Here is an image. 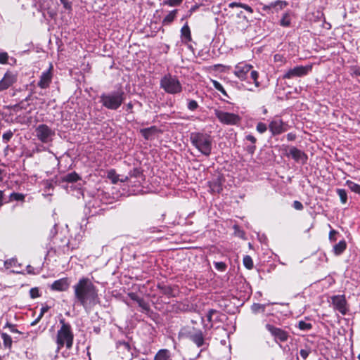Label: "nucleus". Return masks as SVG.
<instances>
[{
  "mask_svg": "<svg viewBox=\"0 0 360 360\" xmlns=\"http://www.w3.org/2000/svg\"><path fill=\"white\" fill-rule=\"evenodd\" d=\"M250 78L253 80L256 87H259L260 86V82L258 81L259 73L257 71L252 70L250 72Z\"/></svg>",
  "mask_w": 360,
  "mask_h": 360,
  "instance_id": "nucleus-40",
  "label": "nucleus"
},
{
  "mask_svg": "<svg viewBox=\"0 0 360 360\" xmlns=\"http://www.w3.org/2000/svg\"><path fill=\"white\" fill-rule=\"evenodd\" d=\"M27 272L29 274H34V268L31 265H27L26 266Z\"/></svg>",
  "mask_w": 360,
  "mask_h": 360,
  "instance_id": "nucleus-63",
  "label": "nucleus"
},
{
  "mask_svg": "<svg viewBox=\"0 0 360 360\" xmlns=\"http://www.w3.org/2000/svg\"><path fill=\"white\" fill-rule=\"evenodd\" d=\"M296 139V135L292 133H289L287 134V139L289 141H294Z\"/></svg>",
  "mask_w": 360,
  "mask_h": 360,
  "instance_id": "nucleus-62",
  "label": "nucleus"
},
{
  "mask_svg": "<svg viewBox=\"0 0 360 360\" xmlns=\"http://www.w3.org/2000/svg\"><path fill=\"white\" fill-rule=\"evenodd\" d=\"M255 150H256V146L255 144L248 146L246 148V150L250 154H253L255 153Z\"/></svg>",
  "mask_w": 360,
  "mask_h": 360,
  "instance_id": "nucleus-58",
  "label": "nucleus"
},
{
  "mask_svg": "<svg viewBox=\"0 0 360 360\" xmlns=\"http://www.w3.org/2000/svg\"><path fill=\"white\" fill-rule=\"evenodd\" d=\"M132 109H133V104H132V103L131 102L128 103L126 105V111L129 112V113H131V112H133Z\"/></svg>",
  "mask_w": 360,
  "mask_h": 360,
  "instance_id": "nucleus-61",
  "label": "nucleus"
},
{
  "mask_svg": "<svg viewBox=\"0 0 360 360\" xmlns=\"http://www.w3.org/2000/svg\"><path fill=\"white\" fill-rule=\"evenodd\" d=\"M61 4L63 5V7L66 10H71L72 8V3L69 1V0H60Z\"/></svg>",
  "mask_w": 360,
  "mask_h": 360,
  "instance_id": "nucleus-54",
  "label": "nucleus"
},
{
  "mask_svg": "<svg viewBox=\"0 0 360 360\" xmlns=\"http://www.w3.org/2000/svg\"><path fill=\"white\" fill-rule=\"evenodd\" d=\"M252 69V65L246 63H238L235 66L234 75L240 80L247 79L248 73Z\"/></svg>",
  "mask_w": 360,
  "mask_h": 360,
  "instance_id": "nucleus-12",
  "label": "nucleus"
},
{
  "mask_svg": "<svg viewBox=\"0 0 360 360\" xmlns=\"http://www.w3.org/2000/svg\"><path fill=\"white\" fill-rule=\"evenodd\" d=\"M211 188L213 191H217L218 193H219L222 189L220 184H219L218 181L212 182V186H211Z\"/></svg>",
  "mask_w": 360,
  "mask_h": 360,
  "instance_id": "nucleus-52",
  "label": "nucleus"
},
{
  "mask_svg": "<svg viewBox=\"0 0 360 360\" xmlns=\"http://www.w3.org/2000/svg\"><path fill=\"white\" fill-rule=\"evenodd\" d=\"M310 352H311V349L309 348H306V349H302L300 352V356L304 359H306L308 357Z\"/></svg>",
  "mask_w": 360,
  "mask_h": 360,
  "instance_id": "nucleus-51",
  "label": "nucleus"
},
{
  "mask_svg": "<svg viewBox=\"0 0 360 360\" xmlns=\"http://www.w3.org/2000/svg\"><path fill=\"white\" fill-rule=\"evenodd\" d=\"M117 347L123 346L124 347V349H126L127 351H129V349H130L129 344L125 341H119V342H117Z\"/></svg>",
  "mask_w": 360,
  "mask_h": 360,
  "instance_id": "nucleus-56",
  "label": "nucleus"
},
{
  "mask_svg": "<svg viewBox=\"0 0 360 360\" xmlns=\"http://www.w3.org/2000/svg\"><path fill=\"white\" fill-rule=\"evenodd\" d=\"M214 115L219 122L226 125H236L240 121L238 115L215 109Z\"/></svg>",
  "mask_w": 360,
  "mask_h": 360,
  "instance_id": "nucleus-6",
  "label": "nucleus"
},
{
  "mask_svg": "<svg viewBox=\"0 0 360 360\" xmlns=\"http://www.w3.org/2000/svg\"><path fill=\"white\" fill-rule=\"evenodd\" d=\"M178 12V10L175 9L170 11L163 19L162 24L163 25H169L176 18V15Z\"/></svg>",
  "mask_w": 360,
  "mask_h": 360,
  "instance_id": "nucleus-25",
  "label": "nucleus"
},
{
  "mask_svg": "<svg viewBox=\"0 0 360 360\" xmlns=\"http://www.w3.org/2000/svg\"><path fill=\"white\" fill-rule=\"evenodd\" d=\"M49 309H50V307L48 305L42 307L40 310V314H39L38 317L34 321L32 322L31 326H35L36 324H37L39 323V321L43 317L44 314L46 312H47Z\"/></svg>",
  "mask_w": 360,
  "mask_h": 360,
  "instance_id": "nucleus-31",
  "label": "nucleus"
},
{
  "mask_svg": "<svg viewBox=\"0 0 360 360\" xmlns=\"http://www.w3.org/2000/svg\"><path fill=\"white\" fill-rule=\"evenodd\" d=\"M126 94L122 89L103 93L100 96V102L105 108L111 110H117L124 103Z\"/></svg>",
  "mask_w": 360,
  "mask_h": 360,
  "instance_id": "nucleus-4",
  "label": "nucleus"
},
{
  "mask_svg": "<svg viewBox=\"0 0 360 360\" xmlns=\"http://www.w3.org/2000/svg\"><path fill=\"white\" fill-rule=\"evenodd\" d=\"M31 96H28L25 100L22 101L16 107H20V108L26 109L27 106L30 104H25V102H27L30 100Z\"/></svg>",
  "mask_w": 360,
  "mask_h": 360,
  "instance_id": "nucleus-53",
  "label": "nucleus"
},
{
  "mask_svg": "<svg viewBox=\"0 0 360 360\" xmlns=\"http://www.w3.org/2000/svg\"><path fill=\"white\" fill-rule=\"evenodd\" d=\"M265 308H266L265 304L255 303L252 305L251 310L254 314H257L259 312H264Z\"/></svg>",
  "mask_w": 360,
  "mask_h": 360,
  "instance_id": "nucleus-33",
  "label": "nucleus"
},
{
  "mask_svg": "<svg viewBox=\"0 0 360 360\" xmlns=\"http://www.w3.org/2000/svg\"><path fill=\"white\" fill-rule=\"evenodd\" d=\"M52 66L50 67L49 70L42 72L40 79L38 82V86L41 89H46L49 87L50 83L52 79V73H51Z\"/></svg>",
  "mask_w": 360,
  "mask_h": 360,
  "instance_id": "nucleus-17",
  "label": "nucleus"
},
{
  "mask_svg": "<svg viewBox=\"0 0 360 360\" xmlns=\"http://www.w3.org/2000/svg\"><path fill=\"white\" fill-rule=\"evenodd\" d=\"M353 73L356 76H360V69L358 68H354Z\"/></svg>",
  "mask_w": 360,
  "mask_h": 360,
  "instance_id": "nucleus-64",
  "label": "nucleus"
},
{
  "mask_svg": "<svg viewBox=\"0 0 360 360\" xmlns=\"http://www.w3.org/2000/svg\"><path fill=\"white\" fill-rule=\"evenodd\" d=\"M212 83L213 84V86L217 90L220 91L222 94H224L226 97H229V96H228L226 91H225L224 88L223 87V86L218 81H217V80H212Z\"/></svg>",
  "mask_w": 360,
  "mask_h": 360,
  "instance_id": "nucleus-36",
  "label": "nucleus"
},
{
  "mask_svg": "<svg viewBox=\"0 0 360 360\" xmlns=\"http://www.w3.org/2000/svg\"><path fill=\"white\" fill-rule=\"evenodd\" d=\"M72 288L74 304L82 306L85 311H89L99 302L98 290L89 278H81Z\"/></svg>",
  "mask_w": 360,
  "mask_h": 360,
  "instance_id": "nucleus-1",
  "label": "nucleus"
},
{
  "mask_svg": "<svg viewBox=\"0 0 360 360\" xmlns=\"http://www.w3.org/2000/svg\"><path fill=\"white\" fill-rule=\"evenodd\" d=\"M8 56L6 52L0 53V63L6 64L8 63Z\"/></svg>",
  "mask_w": 360,
  "mask_h": 360,
  "instance_id": "nucleus-50",
  "label": "nucleus"
},
{
  "mask_svg": "<svg viewBox=\"0 0 360 360\" xmlns=\"http://www.w3.org/2000/svg\"><path fill=\"white\" fill-rule=\"evenodd\" d=\"M298 327L302 330H309L312 328V325L310 323L300 321L298 323Z\"/></svg>",
  "mask_w": 360,
  "mask_h": 360,
  "instance_id": "nucleus-41",
  "label": "nucleus"
},
{
  "mask_svg": "<svg viewBox=\"0 0 360 360\" xmlns=\"http://www.w3.org/2000/svg\"><path fill=\"white\" fill-rule=\"evenodd\" d=\"M30 297L32 299L39 297L40 296L39 289L37 288H32L30 290Z\"/></svg>",
  "mask_w": 360,
  "mask_h": 360,
  "instance_id": "nucleus-48",
  "label": "nucleus"
},
{
  "mask_svg": "<svg viewBox=\"0 0 360 360\" xmlns=\"http://www.w3.org/2000/svg\"><path fill=\"white\" fill-rule=\"evenodd\" d=\"M338 233V232L335 230H331L329 233V240L332 242L336 240V238L335 236Z\"/></svg>",
  "mask_w": 360,
  "mask_h": 360,
  "instance_id": "nucleus-57",
  "label": "nucleus"
},
{
  "mask_svg": "<svg viewBox=\"0 0 360 360\" xmlns=\"http://www.w3.org/2000/svg\"><path fill=\"white\" fill-rule=\"evenodd\" d=\"M312 69L311 65H297L292 69H289L283 76V79H292L293 77H300L307 75Z\"/></svg>",
  "mask_w": 360,
  "mask_h": 360,
  "instance_id": "nucleus-8",
  "label": "nucleus"
},
{
  "mask_svg": "<svg viewBox=\"0 0 360 360\" xmlns=\"http://www.w3.org/2000/svg\"><path fill=\"white\" fill-rule=\"evenodd\" d=\"M336 193L340 197V201L342 204H345L347 202V193L345 189L338 188Z\"/></svg>",
  "mask_w": 360,
  "mask_h": 360,
  "instance_id": "nucleus-32",
  "label": "nucleus"
},
{
  "mask_svg": "<svg viewBox=\"0 0 360 360\" xmlns=\"http://www.w3.org/2000/svg\"><path fill=\"white\" fill-rule=\"evenodd\" d=\"M13 133L12 131L9 130L6 132H5L3 136H2V139H3V141L5 142V143H7L8 142L11 138L13 137Z\"/></svg>",
  "mask_w": 360,
  "mask_h": 360,
  "instance_id": "nucleus-46",
  "label": "nucleus"
},
{
  "mask_svg": "<svg viewBox=\"0 0 360 360\" xmlns=\"http://www.w3.org/2000/svg\"><path fill=\"white\" fill-rule=\"evenodd\" d=\"M181 37L184 39L186 42L191 41V30L187 24L184 25L181 30Z\"/></svg>",
  "mask_w": 360,
  "mask_h": 360,
  "instance_id": "nucleus-24",
  "label": "nucleus"
},
{
  "mask_svg": "<svg viewBox=\"0 0 360 360\" xmlns=\"http://www.w3.org/2000/svg\"><path fill=\"white\" fill-rule=\"evenodd\" d=\"M188 338L194 342L198 347L202 346L205 342L204 335L201 330L193 328L188 333Z\"/></svg>",
  "mask_w": 360,
  "mask_h": 360,
  "instance_id": "nucleus-14",
  "label": "nucleus"
},
{
  "mask_svg": "<svg viewBox=\"0 0 360 360\" xmlns=\"http://www.w3.org/2000/svg\"><path fill=\"white\" fill-rule=\"evenodd\" d=\"M183 2V0H165L162 3L164 6H178L181 5V4Z\"/></svg>",
  "mask_w": 360,
  "mask_h": 360,
  "instance_id": "nucleus-39",
  "label": "nucleus"
},
{
  "mask_svg": "<svg viewBox=\"0 0 360 360\" xmlns=\"http://www.w3.org/2000/svg\"><path fill=\"white\" fill-rule=\"evenodd\" d=\"M245 139H246L247 141H250L252 144H255V143H256V141H257V139H256L254 136H252V135H251V134H248V135H247V136H245Z\"/></svg>",
  "mask_w": 360,
  "mask_h": 360,
  "instance_id": "nucleus-59",
  "label": "nucleus"
},
{
  "mask_svg": "<svg viewBox=\"0 0 360 360\" xmlns=\"http://www.w3.org/2000/svg\"><path fill=\"white\" fill-rule=\"evenodd\" d=\"M330 298L334 309L338 311L342 315H345L349 310L345 295H337L332 296Z\"/></svg>",
  "mask_w": 360,
  "mask_h": 360,
  "instance_id": "nucleus-10",
  "label": "nucleus"
},
{
  "mask_svg": "<svg viewBox=\"0 0 360 360\" xmlns=\"http://www.w3.org/2000/svg\"><path fill=\"white\" fill-rule=\"evenodd\" d=\"M345 184L352 191L360 195V185L350 180H347Z\"/></svg>",
  "mask_w": 360,
  "mask_h": 360,
  "instance_id": "nucleus-29",
  "label": "nucleus"
},
{
  "mask_svg": "<svg viewBox=\"0 0 360 360\" xmlns=\"http://www.w3.org/2000/svg\"><path fill=\"white\" fill-rule=\"evenodd\" d=\"M36 136L42 143H48L51 141L55 132L46 124H39L35 129Z\"/></svg>",
  "mask_w": 360,
  "mask_h": 360,
  "instance_id": "nucleus-9",
  "label": "nucleus"
},
{
  "mask_svg": "<svg viewBox=\"0 0 360 360\" xmlns=\"http://www.w3.org/2000/svg\"><path fill=\"white\" fill-rule=\"evenodd\" d=\"M159 131V129L155 126H152L148 128L141 129L140 130L141 134L145 139L149 140L153 134H155Z\"/></svg>",
  "mask_w": 360,
  "mask_h": 360,
  "instance_id": "nucleus-19",
  "label": "nucleus"
},
{
  "mask_svg": "<svg viewBox=\"0 0 360 360\" xmlns=\"http://www.w3.org/2000/svg\"><path fill=\"white\" fill-rule=\"evenodd\" d=\"M199 7L200 6L198 4H195L194 6H193L188 11V15H191V14L195 11H197L199 8Z\"/></svg>",
  "mask_w": 360,
  "mask_h": 360,
  "instance_id": "nucleus-60",
  "label": "nucleus"
},
{
  "mask_svg": "<svg viewBox=\"0 0 360 360\" xmlns=\"http://www.w3.org/2000/svg\"><path fill=\"white\" fill-rule=\"evenodd\" d=\"M17 266H20V264L18 263V261L15 259L12 258L4 262V266L7 269L11 267H16Z\"/></svg>",
  "mask_w": 360,
  "mask_h": 360,
  "instance_id": "nucleus-35",
  "label": "nucleus"
},
{
  "mask_svg": "<svg viewBox=\"0 0 360 360\" xmlns=\"http://www.w3.org/2000/svg\"><path fill=\"white\" fill-rule=\"evenodd\" d=\"M17 81V76L12 72L7 71L0 80V92L8 89Z\"/></svg>",
  "mask_w": 360,
  "mask_h": 360,
  "instance_id": "nucleus-11",
  "label": "nucleus"
},
{
  "mask_svg": "<svg viewBox=\"0 0 360 360\" xmlns=\"http://www.w3.org/2000/svg\"><path fill=\"white\" fill-rule=\"evenodd\" d=\"M154 360H172L169 351L166 349L159 350L155 354Z\"/></svg>",
  "mask_w": 360,
  "mask_h": 360,
  "instance_id": "nucleus-21",
  "label": "nucleus"
},
{
  "mask_svg": "<svg viewBox=\"0 0 360 360\" xmlns=\"http://www.w3.org/2000/svg\"><path fill=\"white\" fill-rule=\"evenodd\" d=\"M293 207L297 210H302L304 208L302 202L298 200H295L293 202Z\"/></svg>",
  "mask_w": 360,
  "mask_h": 360,
  "instance_id": "nucleus-55",
  "label": "nucleus"
},
{
  "mask_svg": "<svg viewBox=\"0 0 360 360\" xmlns=\"http://www.w3.org/2000/svg\"><path fill=\"white\" fill-rule=\"evenodd\" d=\"M229 7L230 8L241 7L250 13H252L253 12V9L250 6H248L247 4H241V3L232 2V3L229 4Z\"/></svg>",
  "mask_w": 360,
  "mask_h": 360,
  "instance_id": "nucleus-34",
  "label": "nucleus"
},
{
  "mask_svg": "<svg viewBox=\"0 0 360 360\" xmlns=\"http://www.w3.org/2000/svg\"><path fill=\"white\" fill-rule=\"evenodd\" d=\"M70 286V282L68 278H63L55 281L51 285V289L53 291L63 292L66 291Z\"/></svg>",
  "mask_w": 360,
  "mask_h": 360,
  "instance_id": "nucleus-16",
  "label": "nucleus"
},
{
  "mask_svg": "<svg viewBox=\"0 0 360 360\" xmlns=\"http://www.w3.org/2000/svg\"><path fill=\"white\" fill-rule=\"evenodd\" d=\"M218 314V311H217L216 309H210L207 314V319L208 321V322L210 323H212V316L214 314ZM212 323H211L210 325V328H212Z\"/></svg>",
  "mask_w": 360,
  "mask_h": 360,
  "instance_id": "nucleus-44",
  "label": "nucleus"
},
{
  "mask_svg": "<svg viewBox=\"0 0 360 360\" xmlns=\"http://www.w3.org/2000/svg\"><path fill=\"white\" fill-rule=\"evenodd\" d=\"M291 24V18L290 13L286 12L283 13V17L280 20V25L283 27H290Z\"/></svg>",
  "mask_w": 360,
  "mask_h": 360,
  "instance_id": "nucleus-26",
  "label": "nucleus"
},
{
  "mask_svg": "<svg viewBox=\"0 0 360 360\" xmlns=\"http://www.w3.org/2000/svg\"><path fill=\"white\" fill-rule=\"evenodd\" d=\"M256 129L259 133L263 134L267 130L266 124L263 122H259L256 126Z\"/></svg>",
  "mask_w": 360,
  "mask_h": 360,
  "instance_id": "nucleus-43",
  "label": "nucleus"
},
{
  "mask_svg": "<svg viewBox=\"0 0 360 360\" xmlns=\"http://www.w3.org/2000/svg\"><path fill=\"white\" fill-rule=\"evenodd\" d=\"M120 175L116 174L115 169H110L108 172L107 177L111 180L112 183L115 184L120 181Z\"/></svg>",
  "mask_w": 360,
  "mask_h": 360,
  "instance_id": "nucleus-28",
  "label": "nucleus"
},
{
  "mask_svg": "<svg viewBox=\"0 0 360 360\" xmlns=\"http://www.w3.org/2000/svg\"><path fill=\"white\" fill-rule=\"evenodd\" d=\"M198 106V103L195 100H189L188 102L187 107L190 110H195Z\"/></svg>",
  "mask_w": 360,
  "mask_h": 360,
  "instance_id": "nucleus-45",
  "label": "nucleus"
},
{
  "mask_svg": "<svg viewBox=\"0 0 360 360\" xmlns=\"http://www.w3.org/2000/svg\"><path fill=\"white\" fill-rule=\"evenodd\" d=\"M25 198V195L20 193L13 192L9 195V201H22L23 202Z\"/></svg>",
  "mask_w": 360,
  "mask_h": 360,
  "instance_id": "nucleus-27",
  "label": "nucleus"
},
{
  "mask_svg": "<svg viewBox=\"0 0 360 360\" xmlns=\"http://www.w3.org/2000/svg\"><path fill=\"white\" fill-rule=\"evenodd\" d=\"M288 5V3L285 1H277L274 3H271L269 6H265L264 7V10H266L267 8H274L276 11L283 9Z\"/></svg>",
  "mask_w": 360,
  "mask_h": 360,
  "instance_id": "nucleus-23",
  "label": "nucleus"
},
{
  "mask_svg": "<svg viewBox=\"0 0 360 360\" xmlns=\"http://www.w3.org/2000/svg\"><path fill=\"white\" fill-rule=\"evenodd\" d=\"M1 337L4 341V345L6 347L11 348L12 345V339L10 335L6 333H2Z\"/></svg>",
  "mask_w": 360,
  "mask_h": 360,
  "instance_id": "nucleus-38",
  "label": "nucleus"
},
{
  "mask_svg": "<svg viewBox=\"0 0 360 360\" xmlns=\"http://www.w3.org/2000/svg\"><path fill=\"white\" fill-rule=\"evenodd\" d=\"M158 288L160 289L162 293H163L164 295H167L168 297H174V295L173 293V289L171 286L158 285Z\"/></svg>",
  "mask_w": 360,
  "mask_h": 360,
  "instance_id": "nucleus-30",
  "label": "nucleus"
},
{
  "mask_svg": "<svg viewBox=\"0 0 360 360\" xmlns=\"http://www.w3.org/2000/svg\"><path fill=\"white\" fill-rule=\"evenodd\" d=\"M269 130L273 136L280 134L286 131L284 123L281 120H272L269 125Z\"/></svg>",
  "mask_w": 360,
  "mask_h": 360,
  "instance_id": "nucleus-15",
  "label": "nucleus"
},
{
  "mask_svg": "<svg viewBox=\"0 0 360 360\" xmlns=\"http://www.w3.org/2000/svg\"><path fill=\"white\" fill-rule=\"evenodd\" d=\"M190 140L195 146L205 156H210L212 149V139L210 135L202 132H192Z\"/></svg>",
  "mask_w": 360,
  "mask_h": 360,
  "instance_id": "nucleus-3",
  "label": "nucleus"
},
{
  "mask_svg": "<svg viewBox=\"0 0 360 360\" xmlns=\"http://www.w3.org/2000/svg\"><path fill=\"white\" fill-rule=\"evenodd\" d=\"M60 323L61 326L56 335L57 352H59L64 346L68 349H71L74 340L71 325L66 323L64 319H60Z\"/></svg>",
  "mask_w": 360,
  "mask_h": 360,
  "instance_id": "nucleus-2",
  "label": "nucleus"
},
{
  "mask_svg": "<svg viewBox=\"0 0 360 360\" xmlns=\"http://www.w3.org/2000/svg\"><path fill=\"white\" fill-rule=\"evenodd\" d=\"M81 177L79 175L75 172H72L71 173H68L63 176H61L59 179V182H68V183H75L79 180Z\"/></svg>",
  "mask_w": 360,
  "mask_h": 360,
  "instance_id": "nucleus-18",
  "label": "nucleus"
},
{
  "mask_svg": "<svg viewBox=\"0 0 360 360\" xmlns=\"http://www.w3.org/2000/svg\"><path fill=\"white\" fill-rule=\"evenodd\" d=\"M243 264L248 269L253 268V261L250 256L246 255L243 257Z\"/></svg>",
  "mask_w": 360,
  "mask_h": 360,
  "instance_id": "nucleus-37",
  "label": "nucleus"
},
{
  "mask_svg": "<svg viewBox=\"0 0 360 360\" xmlns=\"http://www.w3.org/2000/svg\"><path fill=\"white\" fill-rule=\"evenodd\" d=\"M7 202L4 191L0 190V208Z\"/></svg>",
  "mask_w": 360,
  "mask_h": 360,
  "instance_id": "nucleus-49",
  "label": "nucleus"
},
{
  "mask_svg": "<svg viewBox=\"0 0 360 360\" xmlns=\"http://www.w3.org/2000/svg\"><path fill=\"white\" fill-rule=\"evenodd\" d=\"M129 176L130 179L132 177L140 178L143 176L142 172L137 168H134L129 172Z\"/></svg>",
  "mask_w": 360,
  "mask_h": 360,
  "instance_id": "nucleus-42",
  "label": "nucleus"
},
{
  "mask_svg": "<svg viewBox=\"0 0 360 360\" xmlns=\"http://www.w3.org/2000/svg\"><path fill=\"white\" fill-rule=\"evenodd\" d=\"M346 248L347 243L345 240H342L333 246V252L335 255L338 256L342 255Z\"/></svg>",
  "mask_w": 360,
  "mask_h": 360,
  "instance_id": "nucleus-22",
  "label": "nucleus"
},
{
  "mask_svg": "<svg viewBox=\"0 0 360 360\" xmlns=\"http://www.w3.org/2000/svg\"><path fill=\"white\" fill-rule=\"evenodd\" d=\"M215 268L220 271H224L226 269V264L223 262H214Z\"/></svg>",
  "mask_w": 360,
  "mask_h": 360,
  "instance_id": "nucleus-47",
  "label": "nucleus"
},
{
  "mask_svg": "<svg viewBox=\"0 0 360 360\" xmlns=\"http://www.w3.org/2000/svg\"><path fill=\"white\" fill-rule=\"evenodd\" d=\"M131 298L138 303L139 306L142 309L143 311L148 312L150 311L149 304L146 302H145V300L143 298L139 297L134 294H132L131 295Z\"/></svg>",
  "mask_w": 360,
  "mask_h": 360,
  "instance_id": "nucleus-20",
  "label": "nucleus"
},
{
  "mask_svg": "<svg viewBox=\"0 0 360 360\" xmlns=\"http://www.w3.org/2000/svg\"><path fill=\"white\" fill-rule=\"evenodd\" d=\"M265 328L270 333L276 343L286 342L290 336L288 332L272 324L266 323Z\"/></svg>",
  "mask_w": 360,
  "mask_h": 360,
  "instance_id": "nucleus-7",
  "label": "nucleus"
},
{
  "mask_svg": "<svg viewBox=\"0 0 360 360\" xmlns=\"http://www.w3.org/2000/svg\"><path fill=\"white\" fill-rule=\"evenodd\" d=\"M160 87L170 94H179L182 91L181 84L176 76L168 73L160 80Z\"/></svg>",
  "mask_w": 360,
  "mask_h": 360,
  "instance_id": "nucleus-5",
  "label": "nucleus"
},
{
  "mask_svg": "<svg viewBox=\"0 0 360 360\" xmlns=\"http://www.w3.org/2000/svg\"><path fill=\"white\" fill-rule=\"evenodd\" d=\"M288 155H290L295 162L302 165L306 164L308 160V156L304 152L294 146L290 148Z\"/></svg>",
  "mask_w": 360,
  "mask_h": 360,
  "instance_id": "nucleus-13",
  "label": "nucleus"
}]
</instances>
